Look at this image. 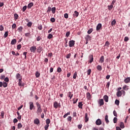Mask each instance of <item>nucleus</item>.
<instances>
[{
	"label": "nucleus",
	"instance_id": "f257e3e1",
	"mask_svg": "<svg viewBox=\"0 0 130 130\" xmlns=\"http://www.w3.org/2000/svg\"><path fill=\"white\" fill-rule=\"evenodd\" d=\"M36 105L37 107V114L38 115H40L41 114V112H42V109H41V105L39 103L37 102Z\"/></svg>",
	"mask_w": 130,
	"mask_h": 130
},
{
	"label": "nucleus",
	"instance_id": "f03ea898",
	"mask_svg": "<svg viewBox=\"0 0 130 130\" xmlns=\"http://www.w3.org/2000/svg\"><path fill=\"white\" fill-rule=\"evenodd\" d=\"M37 49V48H36V46H32L30 48V52H33V53H35V52H36Z\"/></svg>",
	"mask_w": 130,
	"mask_h": 130
},
{
	"label": "nucleus",
	"instance_id": "7ed1b4c3",
	"mask_svg": "<svg viewBox=\"0 0 130 130\" xmlns=\"http://www.w3.org/2000/svg\"><path fill=\"white\" fill-rule=\"evenodd\" d=\"M29 109L30 110H33V109L34 108V104L32 102H30L29 103Z\"/></svg>",
	"mask_w": 130,
	"mask_h": 130
},
{
	"label": "nucleus",
	"instance_id": "20e7f679",
	"mask_svg": "<svg viewBox=\"0 0 130 130\" xmlns=\"http://www.w3.org/2000/svg\"><path fill=\"white\" fill-rule=\"evenodd\" d=\"M98 103L100 105V106H102V105H104V101L103 99H100L99 100Z\"/></svg>",
	"mask_w": 130,
	"mask_h": 130
},
{
	"label": "nucleus",
	"instance_id": "39448f33",
	"mask_svg": "<svg viewBox=\"0 0 130 130\" xmlns=\"http://www.w3.org/2000/svg\"><path fill=\"white\" fill-rule=\"evenodd\" d=\"M95 123L96 125H100L101 124H102V121H101V119H98L95 121Z\"/></svg>",
	"mask_w": 130,
	"mask_h": 130
},
{
	"label": "nucleus",
	"instance_id": "423d86ee",
	"mask_svg": "<svg viewBox=\"0 0 130 130\" xmlns=\"http://www.w3.org/2000/svg\"><path fill=\"white\" fill-rule=\"evenodd\" d=\"M75 45V41L74 40H71L69 41V46L70 47H73Z\"/></svg>",
	"mask_w": 130,
	"mask_h": 130
},
{
	"label": "nucleus",
	"instance_id": "0eeeda50",
	"mask_svg": "<svg viewBox=\"0 0 130 130\" xmlns=\"http://www.w3.org/2000/svg\"><path fill=\"white\" fill-rule=\"evenodd\" d=\"M102 28V24L101 23H99L96 26V31H99L100 29Z\"/></svg>",
	"mask_w": 130,
	"mask_h": 130
},
{
	"label": "nucleus",
	"instance_id": "6e6552de",
	"mask_svg": "<svg viewBox=\"0 0 130 130\" xmlns=\"http://www.w3.org/2000/svg\"><path fill=\"white\" fill-rule=\"evenodd\" d=\"M122 95V92L121 90L118 91L116 93L117 97H121Z\"/></svg>",
	"mask_w": 130,
	"mask_h": 130
},
{
	"label": "nucleus",
	"instance_id": "1a4fd4ad",
	"mask_svg": "<svg viewBox=\"0 0 130 130\" xmlns=\"http://www.w3.org/2000/svg\"><path fill=\"white\" fill-rule=\"evenodd\" d=\"M85 38L87 41H90L92 39V37H91V36L89 35H86Z\"/></svg>",
	"mask_w": 130,
	"mask_h": 130
},
{
	"label": "nucleus",
	"instance_id": "9d476101",
	"mask_svg": "<svg viewBox=\"0 0 130 130\" xmlns=\"http://www.w3.org/2000/svg\"><path fill=\"white\" fill-rule=\"evenodd\" d=\"M84 118L85 122H88V121H89V117H88V114L86 113L85 114Z\"/></svg>",
	"mask_w": 130,
	"mask_h": 130
},
{
	"label": "nucleus",
	"instance_id": "9b49d317",
	"mask_svg": "<svg viewBox=\"0 0 130 130\" xmlns=\"http://www.w3.org/2000/svg\"><path fill=\"white\" fill-rule=\"evenodd\" d=\"M34 122L35 124H39L40 123V121L38 119V118H37L34 120Z\"/></svg>",
	"mask_w": 130,
	"mask_h": 130
},
{
	"label": "nucleus",
	"instance_id": "f8f14e48",
	"mask_svg": "<svg viewBox=\"0 0 130 130\" xmlns=\"http://www.w3.org/2000/svg\"><path fill=\"white\" fill-rule=\"evenodd\" d=\"M124 83H125V84H127V83H129L130 78L127 77L126 79H124Z\"/></svg>",
	"mask_w": 130,
	"mask_h": 130
},
{
	"label": "nucleus",
	"instance_id": "ddd939ff",
	"mask_svg": "<svg viewBox=\"0 0 130 130\" xmlns=\"http://www.w3.org/2000/svg\"><path fill=\"white\" fill-rule=\"evenodd\" d=\"M73 17H76V18L79 17V12H78V11H75L74 12V13L73 14Z\"/></svg>",
	"mask_w": 130,
	"mask_h": 130
},
{
	"label": "nucleus",
	"instance_id": "4468645a",
	"mask_svg": "<svg viewBox=\"0 0 130 130\" xmlns=\"http://www.w3.org/2000/svg\"><path fill=\"white\" fill-rule=\"evenodd\" d=\"M89 63H91L92 62H93V61L94 60V58H93V55H90L89 56Z\"/></svg>",
	"mask_w": 130,
	"mask_h": 130
},
{
	"label": "nucleus",
	"instance_id": "2eb2a0df",
	"mask_svg": "<svg viewBox=\"0 0 130 130\" xmlns=\"http://www.w3.org/2000/svg\"><path fill=\"white\" fill-rule=\"evenodd\" d=\"M74 94H72L71 91H69L68 93V96L70 98V99H72Z\"/></svg>",
	"mask_w": 130,
	"mask_h": 130
},
{
	"label": "nucleus",
	"instance_id": "dca6fc26",
	"mask_svg": "<svg viewBox=\"0 0 130 130\" xmlns=\"http://www.w3.org/2000/svg\"><path fill=\"white\" fill-rule=\"evenodd\" d=\"M53 106L54 108L55 109H57L58 108V103H57V102H55L54 103Z\"/></svg>",
	"mask_w": 130,
	"mask_h": 130
},
{
	"label": "nucleus",
	"instance_id": "f3484780",
	"mask_svg": "<svg viewBox=\"0 0 130 130\" xmlns=\"http://www.w3.org/2000/svg\"><path fill=\"white\" fill-rule=\"evenodd\" d=\"M100 62L103 63L104 62V56H102L100 59Z\"/></svg>",
	"mask_w": 130,
	"mask_h": 130
},
{
	"label": "nucleus",
	"instance_id": "a211bd4d",
	"mask_svg": "<svg viewBox=\"0 0 130 130\" xmlns=\"http://www.w3.org/2000/svg\"><path fill=\"white\" fill-rule=\"evenodd\" d=\"M86 96L88 100H90L91 99V94L90 93V92H87L86 93Z\"/></svg>",
	"mask_w": 130,
	"mask_h": 130
},
{
	"label": "nucleus",
	"instance_id": "6ab92c4d",
	"mask_svg": "<svg viewBox=\"0 0 130 130\" xmlns=\"http://www.w3.org/2000/svg\"><path fill=\"white\" fill-rule=\"evenodd\" d=\"M34 5V4H33V3H30L27 6V9H31V8H32Z\"/></svg>",
	"mask_w": 130,
	"mask_h": 130
},
{
	"label": "nucleus",
	"instance_id": "aec40b11",
	"mask_svg": "<svg viewBox=\"0 0 130 130\" xmlns=\"http://www.w3.org/2000/svg\"><path fill=\"white\" fill-rule=\"evenodd\" d=\"M15 43H17V40H16V39H14L11 41V45H14V44H15Z\"/></svg>",
	"mask_w": 130,
	"mask_h": 130
},
{
	"label": "nucleus",
	"instance_id": "412c9836",
	"mask_svg": "<svg viewBox=\"0 0 130 130\" xmlns=\"http://www.w3.org/2000/svg\"><path fill=\"white\" fill-rule=\"evenodd\" d=\"M108 99H109V98L107 96V95H105L104 96V100L105 101V102H108Z\"/></svg>",
	"mask_w": 130,
	"mask_h": 130
},
{
	"label": "nucleus",
	"instance_id": "4be33fe9",
	"mask_svg": "<svg viewBox=\"0 0 130 130\" xmlns=\"http://www.w3.org/2000/svg\"><path fill=\"white\" fill-rule=\"evenodd\" d=\"M18 85L19 86H24V85L22 84V78L19 79L18 80Z\"/></svg>",
	"mask_w": 130,
	"mask_h": 130
},
{
	"label": "nucleus",
	"instance_id": "5701e85b",
	"mask_svg": "<svg viewBox=\"0 0 130 130\" xmlns=\"http://www.w3.org/2000/svg\"><path fill=\"white\" fill-rule=\"evenodd\" d=\"M105 120L106 122H107V123H109V120H108V115H106L105 116Z\"/></svg>",
	"mask_w": 130,
	"mask_h": 130
},
{
	"label": "nucleus",
	"instance_id": "b1692460",
	"mask_svg": "<svg viewBox=\"0 0 130 130\" xmlns=\"http://www.w3.org/2000/svg\"><path fill=\"white\" fill-rule=\"evenodd\" d=\"M78 107L79 108H81V109H83V104L82 103V102H79L78 103Z\"/></svg>",
	"mask_w": 130,
	"mask_h": 130
},
{
	"label": "nucleus",
	"instance_id": "393cba45",
	"mask_svg": "<svg viewBox=\"0 0 130 130\" xmlns=\"http://www.w3.org/2000/svg\"><path fill=\"white\" fill-rule=\"evenodd\" d=\"M22 127H23V125H22L21 123H19L17 125V128L20 129V128H22Z\"/></svg>",
	"mask_w": 130,
	"mask_h": 130
},
{
	"label": "nucleus",
	"instance_id": "a878e982",
	"mask_svg": "<svg viewBox=\"0 0 130 130\" xmlns=\"http://www.w3.org/2000/svg\"><path fill=\"white\" fill-rule=\"evenodd\" d=\"M56 11V8L53 7L51 9V11L53 14H55V11Z\"/></svg>",
	"mask_w": 130,
	"mask_h": 130
},
{
	"label": "nucleus",
	"instance_id": "bb28decb",
	"mask_svg": "<svg viewBox=\"0 0 130 130\" xmlns=\"http://www.w3.org/2000/svg\"><path fill=\"white\" fill-rule=\"evenodd\" d=\"M96 69L98 71H100V72H101V71H102V67L100 65H98L96 67Z\"/></svg>",
	"mask_w": 130,
	"mask_h": 130
},
{
	"label": "nucleus",
	"instance_id": "cd10ccee",
	"mask_svg": "<svg viewBox=\"0 0 130 130\" xmlns=\"http://www.w3.org/2000/svg\"><path fill=\"white\" fill-rule=\"evenodd\" d=\"M108 9L109 11H111L113 9V6L112 5L108 6Z\"/></svg>",
	"mask_w": 130,
	"mask_h": 130
},
{
	"label": "nucleus",
	"instance_id": "c85d7f7f",
	"mask_svg": "<svg viewBox=\"0 0 130 130\" xmlns=\"http://www.w3.org/2000/svg\"><path fill=\"white\" fill-rule=\"evenodd\" d=\"M116 24V20L115 19H114L112 22H111V25L112 26H114Z\"/></svg>",
	"mask_w": 130,
	"mask_h": 130
},
{
	"label": "nucleus",
	"instance_id": "c756f323",
	"mask_svg": "<svg viewBox=\"0 0 130 130\" xmlns=\"http://www.w3.org/2000/svg\"><path fill=\"white\" fill-rule=\"evenodd\" d=\"M120 127L121 128H124V123H123L122 122H121L120 124Z\"/></svg>",
	"mask_w": 130,
	"mask_h": 130
},
{
	"label": "nucleus",
	"instance_id": "7c9ffc66",
	"mask_svg": "<svg viewBox=\"0 0 130 130\" xmlns=\"http://www.w3.org/2000/svg\"><path fill=\"white\" fill-rule=\"evenodd\" d=\"M77 75L78 73H77V72H75L73 75V79H77V77H78Z\"/></svg>",
	"mask_w": 130,
	"mask_h": 130
},
{
	"label": "nucleus",
	"instance_id": "2f4dec72",
	"mask_svg": "<svg viewBox=\"0 0 130 130\" xmlns=\"http://www.w3.org/2000/svg\"><path fill=\"white\" fill-rule=\"evenodd\" d=\"M36 78H39V77H40V73H39V72H38V71L36 72Z\"/></svg>",
	"mask_w": 130,
	"mask_h": 130
},
{
	"label": "nucleus",
	"instance_id": "473e14b6",
	"mask_svg": "<svg viewBox=\"0 0 130 130\" xmlns=\"http://www.w3.org/2000/svg\"><path fill=\"white\" fill-rule=\"evenodd\" d=\"M14 18L15 19V20H18V19H19V15L17 13H15L14 15Z\"/></svg>",
	"mask_w": 130,
	"mask_h": 130
},
{
	"label": "nucleus",
	"instance_id": "72a5a7b5",
	"mask_svg": "<svg viewBox=\"0 0 130 130\" xmlns=\"http://www.w3.org/2000/svg\"><path fill=\"white\" fill-rule=\"evenodd\" d=\"M17 30H18V32H19V33H21V32H22V31L23 30V27L20 26V27H19L18 28Z\"/></svg>",
	"mask_w": 130,
	"mask_h": 130
},
{
	"label": "nucleus",
	"instance_id": "f704fd0d",
	"mask_svg": "<svg viewBox=\"0 0 130 130\" xmlns=\"http://www.w3.org/2000/svg\"><path fill=\"white\" fill-rule=\"evenodd\" d=\"M53 37V36L51 34H49L47 37L48 39H51Z\"/></svg>",
	"mask_w": 130,
	"mask_h": 130
},
{
	"label": "nucleus",
	"instance_id": "c9c22d12",
	"mask_svg": "<svg viewBox=\"0 0 130 130\" xmlns=\"http://www.w3.org/2000/svg\"><path fill=\"white\" fill-rule=\"evenodd\" d=\"M21 48H22V45H21V44L18 45L17 46V50H20V49H21Z\"/></svg>",
	"mask_w": 130,
	"mask_h": 130
},
{
	"label": "nucleus",
	"instance_id": "e433bc0d",
	"mask_svg": "<svg viewBox=\"0 0 130 130\" xmlns=\"http://www.w3.org/2000/svg\"><path fill=\"white\" fill-rule=\"evenodd\" d=\"M71 114V112H69L65 114L63 116V118H66L68 115H70Z\"/></svg>",
	"mask_w": 130,
	"mask_h": 130
},
{
	"label": "nucleus",
	"instance_id": "4c0bfd02",
	"mask_svg": "<svg viewBox=\"0 0 130 130\" xmlns=\"http://www.w3.org/2000/svg\"><path fill=\"white\" fill-rule=\"evenodd\" d=\"M91 72H92V70H91V69H89L87 70V73L88 76H90V75H91Z\"/></svg>",
	"mask_w": 130,
	"mask_h": 130
},
{
	"label": "nucleus",
	"instance_id": "58836bf2",
	"mask_svg": "<svg viewBox=\"0 0 130 130\" xmlns=\"http://www.w3.org/2000/svg\"><path fill=\"white\" fill-rule=\"evenodd\" d=\"M27 27H31L32 26V22L31 21L28 22L27 24Z\"/></svg>",
	"mask_w": 130,
	"mask_h": 130
},
{
	"label": "nucleus",
	"instance_id": "ea45409f",
	"mask_svg": "<svg viewBox=\"0 0 130 130\" xmlns=\"http://www.w3.org/2000/svg\"><path fill=\"white\" fill-rule=\"evenodd\" d=\"M38 50L39 52H41V51L42 50V47H41V46H40L38 48Z\"/></svg>",
	"mask_w": 130,
	"mask_h": 130
},
{
	"label": "nucleus",
	"instance_id": "a19ab883",
	"mask_svg": "<svg viewBox=\"0 0 130 130\" xmlns=\"http://www.w3.org/2000/svg\"><path fill=\"white\" fill-rule=\"evenodd\" d=\"M20 77H21V75H20V74L17 73V74H16V79H17V80H18V79H20Z\"/></svg>",
	"mask_w": 130,
	"mask_h": 130
},
{
	"label": "nucleus",
	"instance_id": "79ce46f5",
	"mask_svg": "<svg viewBox=\"0 0 130 130\" xmlns=\"http://www.w3.org/2000/svg\"><path fill=\"white\" fill-rule=\"evenodd\" d=\"M91 32H93V28H90L87 31L88 34H91Z\"/></svg>",
	"mask_w": 130,
	"mask_h": 130
},
{
	"label": "nucleus",
	"instance_id": "37998d69",
	"mask_svg": "<svg viewBox=\"0 0 130 130\" xmlns=\"http://www.w3.org/2000/svg\"><path fill=\"white\" fill-rule=\"evenodd\" d=\"M30 36L31 35L30 34V32H27L25 34V37H30Z\"/></svg>",
	"mask_w": 130,
	"mask_h": 130
},
{
	"label": "nucleus",
	"instance_id": "c03bdc74",
	"mask_svg": "<svg viewBox=\"0 0 130 130\" xmlns=\"http://www.w3.org/2000/svg\"><path fill=\"white\" fill-rule=\"evenodd\" d=\"M51 7H48V10L47 11V13H50V12H51Z\"/></svg>",
	"mask_w": 130,
	"mask_h": 130
},
{
	"label": "nucleus",
	"instance_id": "a18cd8bd",
	"mask_svg": "<svg viewBox=\"0 0 130 130\" xmlns=\"http://www.w3.org/2000/svg\"><path fill=\"white\" fill-rule=\"evenodd\" d=\"M3 87L4 88H7V87H8V83H7V82H4L3 83Z\"/></svg>",
	"mask_w": 130,
	"mask_h": 130
},
{
	"label": "nucleus",
	"instance_id": "49530a36",
	"mask_svg": "<svg viewBox=\"0 0 130 130\" xmlns=\"http://www.w3.org/2000/svg\"><path fill=\"white\" fill-rule=\"evenodd\" d=\"M41 39H42V38H41V37H40V36H38V37L37 38V41H40V40H41Z\"/></svg>",
	"mask_w": 130,
	"mask_h": 130
},
{
	"label": "nucleus",
	"instance_id": "de8ad7c7",
	"mask_svg": "<svg viewBox=\"0 0 130 130\" xmlns=\"http://www.w3.org/2000/svg\"><path fill=\"white\" fill-rule=\"evenodd\" d=\"M115 104H116V105H119V101H118V100H115Z\"/></svg>",
	"mask_w": 130,
	"mask_h": 130
},
{
	"label": "nucleus",
	"instance_id": "09e8293b",
	"mask_svg": "<svg viewBox=\"0 0 130 130\" xmlns=\"http://www.w3.org/2000/svg\"><path fill=\"white\" fill-rule=\"evenodd\" d=\"M4 81H5V82H6V83H9V81H10V80L9 79V78L6 77L4 79Z\"/></svg>",
	"mask_w": 130,
	"mask_h": 130
},
{
	"label": "nucleus",
	"instance_id": "8fccbe9b",
	"mask_svg": "<svg viewBox=\"0 0 130 130\" xmlns=\"http://www.w3.org/2000/svg\"><path fill=\"white\" fill-rule=\"evenodd\" d=\"M46 122L47 124H49V123H50V119H47L46 120Z\"/></svg>",
	"mask_w": 130,
	"mask_h": 130
},
{
	"label": "nucleus",
	"instance_id": "3c124183",
	"mask_svg": "<svg viewBox=\"0 0 130 130\" xmlns=\"http://www.w3.org/2000/svg\"><path fill=\"white\" fill-rule=\"evenodd\" d=\"M64 18H65V19H68L69 18V14H68V13H65L64 14Z\"/></svg>",
	"mask_w": 130,
	"mask_h": 130
},
{
	"label": "nucleus",
	"instance_id": "603ef678",
	"mask_svg": "<svg viewBox=\"0 0 130 130\" xmlns=\"http://www.w3.org/2000/svg\"><path fill=\"white\" fill-rule=\"evenodd\" d=\"M113 122H114V123H116V122H117V118H116V117L114 118Z\"/></svg>",
	"mask_w": 130,
	"mask_h": 130
},
{
	"label": "nucleus",
	"instance_id": "864d4df0",
	"mask_svg": "<svg viewBox=\"0 0 130 130\" xmlns=\"http://www.w3.org/2000/svg\"><path fill=\"white\" fill-rule=\"evenodd\" d=\"M17 27V25L15 23H14L12 25V29H15V28H16Z\"/></svg>",
	"mask_w": 130,
	"mask_h": 130
},
{
	"label": "nucleus",
	"instance_id": "5fc2aeb1",
	"mask_svg": "<svg viewBox=\"0 0 130 130\" xmlns=\"http://www.w3.org/2000/svg\"><path fill=\"white\" fill-rule=\"evenodd\" d=\"M72 54L71 53L68 54L66 56V58H71V56Z\"/></svg>",
	"mask_w": 130,
	"mask_h": 130
},
{
	"label": "nucleus",
	"instance_id": "6e6d98bb",
	"mask_svg": "<svg viewBox=\"0 0 130 130\" xmlns=\"http://www.w3.org/2000/svg\"><path fill=\"white\" fill-rule=\"evenodd\" d=\"M26 10H27V6H25L22 8V11L23 12H25V11H26Z\"/></svg>",
	"mask_w": 130,
	"mask_h": 130
},
{
	"label": "nucleus",
	"instance_id": "4d7b16f0",
	"mask_svg": "<svg viewBox=\"0 0 130 130\" xmlns=\"http://www.w3.org/2000/svg\"><path fill=\"white\" fill-rule=\"evenodd\" d=\"M113 114L114 116H115L116 117H117V113L116 112V111L114 110L113 111Z\"/></svg>",
	"mask_w": 130,
	"mask_h": 130
},
{
	"label": "nucleus",
	"instance_id": "13d9d810",
	"mask_svg": "<svg viewBox=\"0 0 130 130\" xmlns=\"http://www.w3.org/2000/svg\"><path fill=\"white\" fill-rule=\"evenodd\" d=\"M50 21H51V22H52V23H54V22H55V18H51L50 19Z\"/></svg>",
	"mask_w": 130,
	"mask_h": 130
},
{
	"label": "nucleus",
	"instance_id": "bf43d9fd",
	"mask_svg": "<svg viewBox=\"0 0 130 130\" xmlns=\"http://www.w3.org/2000/svg\"><path fill=\"white\" fill-rule=\"evenodd\" d=\"M8 31H6L5 32V34H4L5 38H7V37H8Z\"/></svg>",
	"mask_w": 130,
	"mask_h": 130
},
{
	"label": "nucleus",
	"instance_id": "052dcab7",
	"mask_svg": "<svg viewBox=\"0 0 130 130\" xmlns=\"http://www.w3.org/2000/svg\"><path fill=\"white\" fill-rule=\"evenodd\" d=\"M129 39H128V37H125L124 39V41H125V42H126L127 41H128Z\"/></svg>",
	"mask_w": 130,
	"mask_h": 130
},
{
	"label": "nucleus",
	"instance_id": "680f3d73",
	"mask_svg": "<svg viewBox=\"0 0 130 130\" xmlns=\"http://www.w3.org/2000/svg\"><path fill=\"white\" fill-rule=\"evenodd\" d=\"M68 121H72V116H69L67 118Z\"/></svg>",
	"mask_w": 130,
	"mask_h": 130
},
{
	"label": "nucleus",
	"instance_id": "e2e57ef3",
	"mask_svg": "<svg viewBox=\"0 0 130 130\" xmlns=\"http://www.w3.org/2000/svg\"><path fill=\"white\" fill-rule=\"evenodd\" d=\"M109 86H110V82H108L107 83L106 87V88H108V89L109 88Z\"/></svg>",
	"mask_w": 130,
	"mask_h": 130
},
{
	"label": "nucleus",
	"instance_id": "0e129e2a",
	"mask_svg": "<svg viewBox=\"0 0 130 130\" xmlns=\"http://www.w3.org/2000/svg\"><path fill=\"white\" fill-rule=\"evenodd\" d=\"M49 127V124H46L45 126V130H47L48 129V127Z\"/></svg>",
	"mask_w": 130,
	"mask_h": 130
},
{
	"label": "nucleus",
	"instance_id": "69168bd1",
	"mask_svg": "<svg viewBox=\"0 0 130 130\" xmlns=\"http://www.w3.org/2000/svg\"><path fill=\"white\" fill-rule=\"evenodd\" d=\"M57 72L58 73H60V72H61V68H60V67H58L57 69Z\"/></svg>",
	"mask_w": 130,
	"mask_h": 130
},
{
	"label": "nucleus",
	"instance_id": "338daca9",
	"mask_svg": "<svg viewBox=\"0 0 130 130\" xmlns=\"http://www.w3.org/2000/svg\"><path fill=\"white\" fill-rule=\"evenodd\" d=\"M1 79L2 80H5V79H6V76H5V75H2V76H1Z\"/></svg>",
	"mask_w": 130,
	"mask_h": 130
},
{
	"label": "nucleus",
	"instance_id": "774afa93",
	"mask_svg": "<svg viewBox=\"0 0 130 130\" xmlns=\"http://www.w3.org/2000/svg\"><path fill=\"white\" fill-rule=\"evenodd\" d=\"M70 31H68L67 32H66V37H69L70 36Z\"/></svg>",
	"mask_w": 130,
	"mask_h": 130
}]
</instances>
